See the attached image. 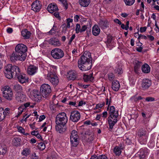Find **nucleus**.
<instances>
[{"instance_id":"f257e3e1","label":"nucleus","mask_w":159,"mask_h":159,"mask_svg":"<svg viewBox=\"0 0 159 159\" xmlns=\"http://www.w3.org/2000/svg\"><path fill=\"white\" fill-rule=\"evenodd\" d=\"M15 50L16 52L13 53L10 57L11 61H25L27 56L26 53L27 50V46L22 43L18 44L16 46Z\"/></svg>"},{"instance_id":"f03ea898","label":"nucleus","mask_w":159,"mask_h":159,"mask_svg":"<svg viewBox=\"0 0 159 159\" xmlns=\"http://www.w3.org/2000/svg\"><path fill=\"white\" fill-rule=\"evenodd\" d=\"M110 115L108 118V123L109 125V130L112 131L113 127L118 121V111H116L115 107L111 106L110 108Z\"/></svg>"},{"instance_id":"7ed1b4c3","label":"nucleus","mask_w":159,"mask_h":159,"mask_svg":"<svg viewBox=\"0 0 159 159\" xmlns=\"http://www.w3.org/2000/svg\"><path fill=\"white\" fill-rule=\"evenodd\" d=\"M136 134L139 137V140L141 144H146L148 139V133L145 129L143 128L137 129Z\"/></svg>"},{"instance_id":"20e7f679","label":"nucleus","mask_w":159,"mask_h":159,"mask_svg":"<svg viewBox=\"0 0 159 159\" xmlns=\"http://www.w3.org/2000/svg\"><path fill=\"white\" fill-rule=\"evenodd\" d=\"M29 97L36 102H39L42 99V94L36 89L31 90L29 88L27 91Z\"/></svg>"},{"instance_id":"39448f33","label":"nucleus","mask_w":159,"mask_h":159,"mask_svg":"<svg viewBox=\"0 0 159 159\" xmlns=\"http://www.w3.org/2000/svg\"><path fill=\"white\" fill-rule=\"evenodd\" d=\"M68 121V117L66 113L62 112L57 115L56 118V124L65 125Z\"/></svg>"},{"instance_id":"423d86ee","label":"nucleus","mask_w":159,"mask_h":159,"mask_svg":"<svg viewBox=\"0 0 159 159\" xmlns=\"http://www.w3.org/2000/svg\"><path fill=\"white\" fill-rule=\"evenodd\" d=\"M3 97L7 100L11 101L12 99L13 94L12 90L8 86H5L1 89Z\"/></svg>"},{"instance_id":"0eeeda50","label":"nucleus","mask_w":159,"mask_h":159,"mask_svg":"<svg viewBox=\"0 0 159 159\" xmlns=\"http://www.w3.org/2000/svg\"><path fill=\"white\" fill-rule=\"evenodd\" d=\"M40 90L43 97L45 98L48 97L52 92L51 87L47 84H42L40 87Z\"/></svg>"},{"instance_id":"6e6552de","label":"nucleus","mask_w":159,"mask_h":159,"mask_svg":"<svg viewBox=\"0 0 159 159\" xmlns=\"http://www.w3.org/2000/svg\"><path fill=\"white\" fill-rule=\"evenodd\" d=\"M51 55L54 59H59L64 57V52L61 49L55 48L53 49L51 51Z\"/></svg>"},{"instance_id":"1a4fd4ad","label":"nucleus","mask_w":159,"mask_h":159,"mask_svg":"<svg viewBox=\"0 0 159 159\" xmlns=\"http://www.w3.org/2000/svg\"><path fill=\"white\" fill-rule=\"evenodd\" d=\"M77 132L75 130H73L71 132L70 136V141L72 146L75 147L79 144Z\"/></svg>"},{"instance_id":"9d476101","label":"nucleus","mask_w":159,"mask_h":159,"mask_svg":"<svg viewBox=\"0 0 159 159\" xmlns=\"http://www.w3.org/2000/svg\"><path fill=\"white\" fill-rule=\"evenodd\" d=\"M92 57L91 53L88 51H85L81 57L80 59L78 61V63L80 64L86 61H91Z\"/></svg>"},{"instance_id":"9b49d317","label":"nucleus","mask_w":159,"mask_h":159,"mask_svg":"<svg viewBox=\"0 0 159 159\" xmlns=\"http://www.w3.org/2000/svg\"><path fill=\"white\" fill-rule=\"evenodd\" d=\"M16 74L15 77L17 78L20 83L23 84L28 82L29 78L25 74L20 73L19 70H18L17 72L16 71Z\"/></svg>"},{"instance_id":"f8f14e48","label":"nucleus","mask_w":159,"mask_h":159,"mask_svg":"<svg viewBox=\"0 0 159 159\" xmlns=\"http://www.w3.org/2000/svg\"><path fill=\"white\" fill-rule=\"evenodd\" d=\"M10 114V109L6 108L4 109L0 107V122L2 121L6 117L9 116Z\"/></svg>"},{"instance_id":"ddd939ff","label":"nucleus","mask_w":159,"mask_h":159,"mask_svg":"<svg viewBox=\"0 0 159 159\" xmlns=\"http://www.w3.org/2000/svg\"><path fill=\"white\" fill-rule=\"evenodd\" d=\"M80 118V113L77 111H75L71 112L70 119L74 122H77Z\"/></svg>"},{"instance_id":"4468645a","label":"nucleus","mask_w":159,"mask_h":159,"mask_svg":"<svg viewBox=\"0 0 159 159\" xmlns=\"http://www.w3.org/2000/svg\"><path fill=\"white\" fill-rule=\"evenodd\" d=\"M152 84L151 80L148 79H143L141 84L142 90L143 91L147 90L151 86Z\"/></svg>"},{"instance_id":"2eb2a0df","label":"nucleus","mask_w":159,"mask_h":159,"mask_svg":"<svg viewBox=\"0 0 159 159\" xmlns=\"http://www.w3.org/2000/svg\"><path fill=\"white\" fill-rule=\"evenodd\" d=\"M78 66L80 70H90L92 66V61L78 63Z\"/></svg>"},{"instance_id":"dca6fc26","label":"nucleus","mask_w":159,"mask_h":159,"mask_svg":"<svg viewBox=\"0 0 159 159\" xmlns=\"http://www.w3.org/2000/svg\"><path fill=\"white\" fill-rule=\"evenodd\" d=\"M42 7L40 2L36 0L33 2L31 5V9L34 11L38 12L40 11Z\"/></svg>"},{"instance_id":"f3484780","label":"nucleus","mask_w":159,"mask_h":159,"mask_svg":"<svg viewBox=\"0 0 159 159\" xmlns=\"http://www.w3.org/2000/svg\"><path fill=\"white\" fill-rule=\"evenodd\" d=\"M65 75L69 80H74L77 77V73L74 70H69Z\"/></svg>"},{"instance_id":"a211bd4d","label":"nucleus","mask_w":159,"mask_h":159,"mask_svg":"<svg viewBox=\"0 0 159 159\" xmlns=\"http://www.w3.org/2000/svg\"><path fill=\"white\" fill-rule=\"evenodd\" d=\"M146 151V150L141 149L139 152V154L135 155L133 159H145V156L147 154Z\"/></svg>"},{"instance_id":"6ab92c4d","label":"nucleus","mask_w":159,"mask_h":159,"mask_svg":"<svg viewBox=\"0 0 159 159\" xmlns=\"http://www.w3.org/2000/svg\"><path fill=\"white\" fill-rule=\"evenodd\" d=\"M4 73L6 77L8 79L12 78L14 76H15L17 74L16 70H13V71L12 70H4Z\"/></svg>"},{"instance_id":"aec40b11","label":"nucleus","mask_w":159,"mask_h":159,"mask_svg":"<svg viewBox=\"0 0 159 159\" xmlns=\"http://www.w3.org/2000/svg\"><path fill=\"white\" fill-rule=\"evenodd\" d=\"M47 10L48 12L50 13H52L58 10L57 5L55 3H52L49 4L47 7Z\"/></svg>"},{"instance_id":"412c9836","label":"nucleus","mask_w":159,"mask_h":159,"mask_svg":"<svg viewBox=\"0 0 159 159\" xmlns=\"http://www.w3.org/2000/svg\"><path fill=\"white\" fill-rule=\"evenodd\" d=\"M123 147L121 144L118 146H116L113 149V152L116 155L119 156L121 153V150H122Z\"/></svg>"},{"instance_id":"4be33fe9","label":"nucleus","mask_w":159,"mask_h":159,"mask_svg":"<svg viewBox=\"0 0 159 159\" xmlns=\"http://www.w3.org/2000/svg\"><path fill=\"white\" fill-rule=\"evenodd\" d=\"M98 25L102 29L107 28L109 26L108 22L106 20H100L99 22Z\"/></svg>"},{"instance_id":"5701e85b","label":"nucleus","mask_w":159,"mask_h":159,"mask_svg":"<svg viewBox=\"0 0 159 159\" xmlns=\"http://www.w3.org/2000/svg\"><path fill=\"white\" fill-rule=\"evenodd\" d=\"M21 142V140L20 137H15L14 138L12 141V144L15 146H20V142Z\"/></svg>"},{"instance_id":"b1692460","label":"nucleus","mask_w":159,"mask_h":159,"mask_svg":"<svg viewBox=\"0 0 159 159\" xmlns=\"http://www.w3.org/2000/svg\"><path fill=\"white\" fill-rule=\"evenodd\" d=\"M56 130L60 134H62L66 130V127L65 125H59L56 124L55 126Z\"/></svg>"},{"instance_id":"393cba45","label":"nucleus","mask_w":159,"mask_h":159,"mask_svg":"<svg viewBox=\"0 0 159 159\" xmlns=\"http://www.w3.org/2000/svg\"><path fill=\"white\" fill-rule=\"evenodd\" d=\"M49 42L50 44L56 46H59L61 44L59 41L55 38H52L50 39Z\"/></svg>"},{"instance_id":"a878e982","label":"nucleus","mask_w":159,"mask_h":159,"mask_svg":"<svg viewBox=\"0 0 159 159\" xmlns=\"http://www.w3.org/2000/svg\"><path fill=\"white\" fill-rule=\"evenodd\" d=\"M31 33L27 29H25L21 31V35L24 39H27L30 38Z\"/></svg>"},{"instance_id":"bb28decb","label":"nucleus","mask_w":159,"mask_h":159,"mask_svg":"<svg viewBox=\"0 0 159 159\" xmlns=\"http://www.w3.org/2000/svg\"><path fill=\"white\" fill-rule=\"evenodd\" d=\"M111 87L113 90L116 91H118L120 87L119 82L116 80H114L112 82Z\"/></svg>"},{"instance_id":"cd10ccee","label":"nucleus","mask_w":159,"mask_h":159,"mask_svg":"<svg viewBox=\"0 0 159 159\" xmlns=\"http://www.w3.org/2000/svg\"><path fill=\"white\" fill-rule=\"evenodd\" d=\"M93 73H90L89 75L84 74L83 75V79L85 82H87L89 81H92L93 80L92 76Z\"/></svg>"},{"instance_id":"c85d7f7f","label":"nucleus","mask_w":159,"mask_h":159,"mask_svg":"<svg viewBox=\"0 0 159 159\" xmlns=\"http://www.w3.org/2000/svg\"><path fill=\"white\" fill-rule=\"evenodd\" d=\"M55 71L54 70H49L48 71V73L47 75V79L50 80V79L56 77L57 76Z\"/></svg>"},{"instance_id":"c756f323","label":"nucleus","mask_w":159,"mask_h":159,"mask_svg":"<svg viewBox=\"0 0 159 159\" xmlns=\"http://www.w3.org/2000/svg\"><path fill=\"white\" fill-rule=\"evenodd\" d=\"M100 32V30L97 25H94L92 28L93 34L95 36L99 35Z\"/></svg>"},{"instance_id":"7c9ffc66","label":"nucleus","mask_w":159,"mask_h":159,"mask_svg":"<svg viewBox=\"0 0 159 159\" xmlns=\"http://www.w3.org/2000/svg\"><path fill=\"white\" fill-rule=\"evenodd\" d=\"M129 74L130 75V76H133L136 75L141 76V75L142 73L141 70H129Z\"/></svg>"},{"instance_id":"2f4dec72","label":"nucleus","mask_w":159,"mask_h":159,"mask_svg":"<svg viewBox=\"0 0 159 159\" xmlns=\"http://www.w3.org/2000/svg\"><path fill=\"white\" fill-rule=\"evenodd\" d=\"M7 151V148L4 144H0V155L4 156Z\"/></svg>"},{"instance_id":"473e14b6","label":"nucleus","mask_w":159,"mask_h":159,"mask_svg":"<svg viewBox=\"0 0 159 159\" xmlns=\"http://www.w3.org/2000/svg\"><path fill=\"white\" fill-rule=\"evenodd\" d=\"M90 1V0H79V2L81 6L86 7L89 6Z\"/></svg>"},{"instance_id":"72a5a7b5","label":"nucleus","mask_w":159,"mask_h":159,"mask_svg":"<svg viewBox=\"0 0 159 159\" xmlns=\"http://www.w3.org/2000/svg\"><path fill=\"white\" fill-rule=\"evenodd\" d=\"M5 70H19L18 66L11 64H9L5 67Z\"/></svg>"},{"instance_id":"f704fd0d","label":"nucleus","mask_w":159,"mask_h":159,"mask_svg":"<svg viewBox=\"0 0 159 159\" xmlns=\"http://www.w3.org/2000/svg\"><path fill=\"white\" fill-rule=\"evenodd\" d=\"M155 138L153 135H151L150 141L148 143V146L151 148H152L155 146V143L154 139Z\"/></svg>"},{"instance_id":"c9c22d12","label":"nucleus","mask_w":159,"mask_h":159,"mask_svg":"<svg viewBox=\"0 0 159 159\" xmlns=\"http://www.w3.org/2000/svg\"><path fill=\"white\" fill-rule=\"evenodd\" d=\"M90 159H108V158L106 156L101 155L98 156H92Z\"/></svg>"},{"instance_id":"e433bc0d","label":"nucleus","mask_w":159,"mask_h":159,"mask_svg":"<svg viewBox=\"0 0 159 159\" xmlns=\"http://www.w3.org/2000/svg\"><path fill=\"white\" fill-rule=\"evenodd\" d=\"M49 81L53 85L55 86L58 84L59 82L58 78L57 76L56 77L50 79V80Z\"/></svg>"},{"instance_id":"4c0bfd02","label":"nucleus","mask_w":159,"mask_h":159,"mask_svg":"<svg viewBox=\"0 0 159 159\" xmlns=\"http://www.w3.org/2000/svg\"><path fill=\"white\" fill-rule=\"evenodd\" d=\"M136 95H134L132 96L130 98V100H131L134 101V102H138L139 100H141L143 99V98H142L141 96H138V97H136V95Z\"/></svg>"},{"instance_id":"58836bf2","label":"nucleus","mask_w":159,"mask_h":159,"mask_svg":"<svg viewBox=\"0 0 159 159\" xmlns=\"http://www.w3.org/2000/svg\"><path fill=\"white\" fill-rule=\"evenodd\" d=\"M30 148H25L23 150L21 154L22 155L26 156L30 153Z\"/></svg>"},{"instance_id":"ea45409f","label":"nucleus","mask_w":159,"mask_h":159,"mask_svg":"<svg viewBox=\"0 0 159 159\" xmlns=\"http://www.w3.org/2000/svg\"><path fill=\"white\" fill-rule=\"evenodd\" d=\"M14 89L16 92H20L22 90V87L20 84H16L14 86Z\"/></svg>"},{"instance_id":"a19ab883","label":"nucleus","mask_w":159,"mask_h":159,"mask_svg":"<svg viewBox=\"0 0 159 159\" xmlns=\"http://www.w3.org/2000/svg\"><path fill=\"white\" fill-rule=\"evenodd\" d=\"M37 147L38 148L41 150H43L45 148V144L42 142L38 143Z\"/></svg>"},{"instance_id":"79ce46f5","label":"nucleus","mask_w":159,"mask_h":159,"mask_svg":"<svg viewBox=\"0 0 159 159\" xmlns=\"http://www.w3.org/2000/svg\"><path fill=\"white\" fill-rule=\"evenodd\" d=\"M135 0H124L125 4L128 6L132 5L134 2Z\"/></svg>"},{"instance_id":"37998d69","label":"nucleus","mask_w":159,"mask_h":159,"mask_svg":"<svg viewBox=\"0 0 159 159\" xmlns=\"http://www.w3.org/2000/svg\"><path fill=\"white\" fill-rule=\"evenodd\" d=\"M63 4V6L65 7V9H66L68 8V5L66 0H59Z\"/></svg>"},{"instance_id":"c03bdc74","label":"nucleus","mask_w":159,"mask_h":159,"mask_svg":"<svg viewBox=\"0 0 159 159\" xmlns=\"http://www.w3.org/2000/svg\"><path fill=\"white\" fill-rule=\"evenodd\" d=\"M108 79L110 81L113 80L115 78V75L112 73H109L108 74Z\"/></svg>"},{"instance_id":"a18cd8bd","label":"nucleus","mask_w":159,"mask_h":159,"mask_svg":"<svg viewBox=\"0 0 159 159\" xmlns=\"http://www.w3.org/2000/svg\"><path fill=\"white\" fill-rule=\"evenodd\" d=\"M150 68L147 63L144 64L142 66V70H150Z\"/></svg>"},{"instance_id":"49530a36","label":"nucleus","mask_w":159,"mask_h":159,"mask_svg":"<svg viewBox=\"0 0 159 159\" xmlns=\"http://www.w3.org/2000/svg\"><path fill=\"white\" fill-rule=\"evenodd\" d=\"M80 26L79 24H77L76 25L75 31L77 34L80 32Z\"/></svg>"},{"instance_id":"de8ad7c7","label":"nucleus","mask_w":159,"mask_h":159,"mask_svg":"<svg viewBox=\"0 0 159 159\" xmlns=\"http://www.w3.org/2000/svg\"><path fill=\"white\" fill-rule=\"evenodd\" d=\"M112 40V37L111 35H108L107 38L106 42L108 44L110 43Z\"/></svg>"},{"instance_id":"09e8293b","label":"nucleus","mask_w":159,"mask_h":159,"mask_svg":"<svg viewBox=\"0 0 159 159\" xmlns=\"http://www.w3.org/2000/svg\"><path fill=\"white\" fill-rule=\"evenodd\" d=\"M17 128L18 129V131L21 133H24V131H25V129L21 126H17Z\"/></svg>"},{"instance_id":"8fccbe9b","label":"nucleus","mask_w":159,"mask_h":159,"mask_svg":"<svg viewBox=\"0 0 159 159\" xmlns=\"http://www.w3.org/2000/svg\"><path fill=\"white\" fill-rule=\"evenodd\" d=\"M105 104V102H103L102 103H99L97 104L95 109H99V108H101Z\"/></svg>"},{"instance_id":"3c124183","label":"nucleus","mask_w":159,"mask_h":159,"mask_svg":"<svg viewBox=\"0 0 159 159\" xmlns=\"http://www.w3.org/2000/svg\"><path fill=\"white\" fill-rule=\"evenodd\" d=\"M38 67L34 65H30L28 67V70H37Z\"/></svg>"},{"instance_id":"603ef678","label":"nucleus","mask_w":159,"mask_h":159,"mask_svg":"<svg viewBox=\"0 0 159 159\" xmlns=\"http://www.w3.org/2000/svg\"><path fill=\"white\" fill-rule=\"evenodd\" d=\"M56 27L54 25L53 27L52 28L51 30L48 32V33L50 35H52L53 34L55 33L56 29H55L54 28Z\"/></svg>"},{"instance_id":"864d4df0","label":"nucleus","mask_w":159,"mask_h":159,"mask_svg":"<svg viewBox=\"0 0 159 159\" xmlns=\"http://www.w3.org/2000/svg\"><path fill=\"white\" fill-rule=\"evenodd\" d=\"M36 72V70H27V73L30 75H34Z\"/></svg>"},{"instance_id":"5fc2aeb1","label":"nucleus","mask_w":159,"mask_h":159,"mask_svg":"<svg viewBox=\"0 0 159 159\" xmlns=\"http://www.w3.org/2000/svg\"><path fill=\"white\" fill-rule=\"evenodd\" d=\"M145 100L148 102H152L155 100V98L152 97H148L146 98Z\"/></svg>"},{"instance_id":"6e6d98bb","label":"nucleus","mask_w":159,"mask_h":159,"mask_svg":"<svg viewBox=\"0 0 159 159\" xmlns=\"http://www.w3.org/2000/svg\"><path fill=\"white\" fill-rule=\"evenodd\" d=\"M138 39H147V37L143 35L142 34H138Z\"/></svg>"},{"instance_id":"4d7b16f0","label":"nucleus","mask_w":159,"mask_h":159,"mask_svg":"<svg viewBox=\"0 0 159 159\" xmlns=\"http://www.w3.org/2000/svg\"><path fill=\"white\" fill-rule=\"evenodd\" d=\"M111 102V99H110L109 101L108 98H107L106 99V104L107 105H108V107H107V109H109V106Z\"/></svg>"},{"instance_id":"13d9d810","label":"nucleus","mask_w":159,"mask_h":159,"mask_svg":"<svg viewBox=\"0 0 159 159\" xmlns=\"http://www.w3.org/2000/svg\"><path fill=\"white\" fill-rule=\"evenodd\" d=\"M78 85L82 87L84 89L87 88L90 85V84L84 85L82 83H79Z\"/></svg>"},{"instance_id":"bf43d9fd","label":"nucleus","mask_w":159,"mask_h":159,"mask_svg":"<svg viewBox=\"0 0 159 159\" xmlns=\"http://www.w3.org/2000/svg\"><path fill=\"white\" fill-rule=\"evenodd\" d=\"M62 27V32H65L66 30V29L68 28L66 27V24H64L61 26Z\"/></svg>"},{"instance_id":"052dcab7","label":"nucleus","mask_w":159,"mask_h":159,"mask_svg":"<svg viewBox=\"0 0 159 159\" xmlns=\"http://www.w3.org/2000/svg\"><path fill=\"white\" fill-rule=\"evenodd\" d=\"M75 34H73L71 37L70 38V39L68 43V44L69 45H70L71 44V42L73 40L75 39Z\"/></svg>"},{"instance_id":"680f3d73","label":"nucleus","mask_w":159,"mask_h":159,"mask_svg":"<svg viewBox=\"0 0 159 159\" xmlns=\"http://www.w3.org/2000/svg\"><path fill=\"white\" fill-rule=\"evenodd\" d=\"M147 29V27L146 26L141 27L140 28L139 31L140 32L143 33L145 32Z\"/></svg>"},{"instance_id":"e2e57ef3","label":"nucleus","mask_w":159,"mask_h":159,"mask_svg":"<svg viewBox=\"0 0 159 159\" xmlns=\"http://www.w3.org/2000/svg\"><path fill=\"white\" fill-rule=\"evenodd\" d=\"M24 107H22V106H20L18 108V112H20V113H22L24 111V110H25L23 108Z\"/></svg>"},{"instance_id":"0e129e2a","label":"nucleus","mask_w":159,"mask_h":159,"mask_svg":"<svg viewBox=\"0 0 159 159\" xmlns=\"http://www.w3.org/2000/svg\"><path fill=\"white\" fill-rule=\"evenodd\" d=\"M87 28V26L86 25H83L82 26L80 32H82L85 31Z\"/></svg>"},{"instance_id":"69168bd1","label":"nucleus","mask_w":159,"mask_h":159,"mask_svg":"<svg viewBox=\"0 0 159 159\" xmlns=\"http://www.w3.org/2000/svg\"><path fill=\"white\" fill-rule=\"evenodd\" d=\"M69 104L70 105L74 106L76 107H77V105L76 104V102H70L69 103Z\"/></svg>"},{"instance_id":"338daca9","label":"nucleus","mask_w":159,"mask_h":159,"mask_svg":"<svg viewBox=\"0 0 159 159\" xmlns=\"http://www.w3.org/2000/svg\"><path fill=\"white\" fill-rule=\"evenodd\" d=\"M46 117L45 115H42L40 116L39 118V121L40 122L45 118Z\"/></svg>"},{"instance_id":"774afa93","label":"nucleus","mask_w":159,"mask_h":159,"mask_svg":"<svg viewBox=\"0 0 159 159\" xmlns=\"http://www.w3.org/2000/svg\"><path fill=\"white\" fill-rule=\"evenodd\" d=\"M32 159H38L39 157L36 155L35 153L34 152L31 156Z\"/></svg>"}]
</instances>
